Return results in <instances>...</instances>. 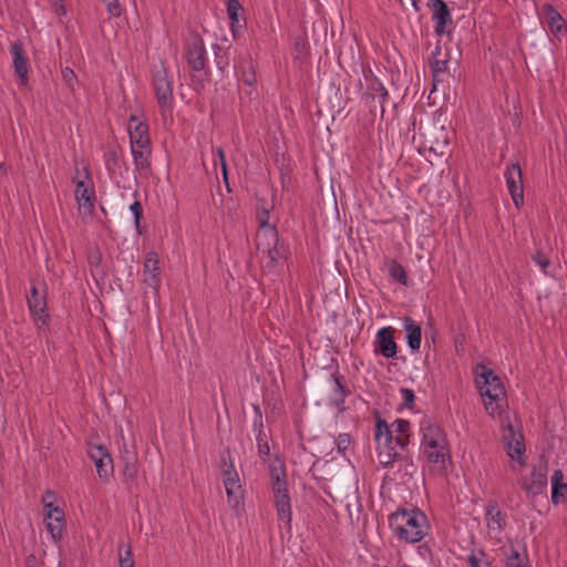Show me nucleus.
<instances>
[{
	"mask_svg": "<svg viewBox=\"0 0 567 567\" xmlns=\"http://www.w3.org/2000/svg\"><path fill=\"white\" fill-rule=\"evenodd\" d=\"M389 526L394 535L406 543H419L427 534L426 515L420 509L398 508L389 516Z\"/></svg>",
	"mask_w": 567,
	"mask_h": 567,
	"instance_id": "1",
	"label": "nucleus"
},
{
	"mask_svg": "<svg viewBox=\"0 0 567 567\" xmlns=\"http://www.w3.org/2000/svg\"><path fill=\"white\" fill-rule=\"evenodd\" d=\"M475 373L476 383L487 413L492 416L501 414L506 404V392L501 378L483 364L476 367Z\"/></svg>",
	"mask_w": 567,
	"mask_h": 567,
	"instance_id": "2",
	"label": "nucleus"
},
{
	"mask_svg": "<svg viewBox=\"0 0 567 567\" xmlns=\"http://www.w3.org/2000/svg\"><path fill=\"white\" fill-rule=\"evenodd\" d=\"M269 474L278 520L290 532L292 513L284 462L276 457L275 462L269 465Z\"/></svg>",
	"mask_w": 567,
	"mask_h": 567,
	"instance_id": "3",
	"label": "nucleus"
},
{
	"mask_svg": "<svg viewBox=\"0 0 567 567\" xmlns=\"http://www.w3.org/2000/svg\"><path fill=\"white\" fill-rule=\"evenodd\" d=\"M185 55L188 68L193 72L190 75L192 86L200 92L209 78V71L206 69V49L203 39L194 34L185 43Z\"/></svg>",
	"mask_w": 567,
	"mask_h": 567,
	"instance_id": "4",
	"label": "nucleus"
},
{
	"mask_svg": "<svg viewBox=\"0 0 567 567\" xmlns=\"http://www.w3.org/2000/svg\"><path fill=\"white\" fill-rule=\"evenodd\" d=\"M420 137L422 138L420 150L429 151L430 154L441 157L449 153L450 135L444 125L429 123L420 126Z\"/></svg>",
	"mask_w": 567,
	"mask_h": 567,
	"instance_id": "5",
	"label": "nucleus"
},
{
	"mask_svg": "<svg viewBox=\"0 0 567 567\" xmlns=\"http://www.w3.org/2000/svg\"><path fill=\"white\" fill-rule=\"evenodd\" d=\"M153 87L161 110H169L174 102L173 76L163 61L154 68Z\"/></svg>",
	"mask_w": 567,
	"mask_h": 567,
	"instance_id": "6",
	"label": "nucleus"
},
{
	"mask_svg": "<svg viewBox=\"0 0 567 567\" xmlns=\"http://www.w3.org/2000/svg\"><path fill=\"white\" fill-rule=\"evenodd\" d=\"M427 432L423 435V449L430 463L445 467L449 455L445 449V439L440 433V427H426Z\"/></svg>",
	"mask_w": 567,
	"mask_h": 567,
	"instance_id": "7",
	"label": "nucleus"
},
{
	"mask_svg": "<svg viewBox=\"0 0 567 567\" xmlns=\"http://www.w3.org/2000/svg\"><path fill=\"white\" fill-rule=\"evenodd\" d=\"M501 439L507 456L520 466H525L526 444L522 427H504Z\"/></svg>",
	"mask_w": 567,
	"mask_h": 567,
	"instance_id": "8",
	"label": "nucleus"
},
{
	"mask_svg": "<svg viewBox=\"0 0 567 567\" xmlns=\"http://www.w3.org/2000/svg\"><path fill=\"white\" fill-rule=\"evenodd\" d=\"M427 6L432 11L435 34H450L454 23L449 6L443 0H429Z\"/></svg>",
	"mask_w": 567,
	"mask_h": 567,
	"instance_id": "9",
	"label": "nucleus"
},
{
	"mask_svg": "<svg viewBox=\"0 0 567 567\" xmlns=\"http://www.w3.org/2000/svg\"><path fill=\"white\" fill-rule=\"evenodd\" d=\"M393 427H375L374 439L378 444V457L379 462L383 466H389L394 463V461L400 457V453L395 447H392V437L388 432Z\"/></svg>",
	"mask_w": 567,
	"mask_h": 567,
	"instance_id": "10",
	"label": "nucleus"
},
{
	"mask_svg": "<svg viewBox=\"0 0 567 567\" xmlns=\"http://www.w3.org/2000/svg\"><path fill=\"white\" fill-rule=\"evenodd\" d=\"M504 177L512 199L515 206L519 208L524 204L523 176L519 164L515 163L507 166Z\"/></svg>",
	"mask_w": 567,
	"mask_h": 567,
	"instance_id": "11",
	"label": "nucleus"
},
{
	"mask_svg": "<svg viewBox=\"0 0 567 567\" xmlns=\"http://www.w3.org/2000/svg\"><path fill=\"white\" fill-rule=\"evenodd\" d=\"M89 457L95 464L96 472L100 478L107 480L109 475L113 471V461L109 451L103 445H95L90 447Z\"/></svg>",
	"mask_w": 567,
	"mask_h": 567,
	"instance_id": "12",
	"label": "nucleus"
},
{
	"mask_svg": "<svg viewBox=\"0 0 567 567\" xmlns=\"http://www.w3.org/2000/svg\"><path fill=\"white\" fill-rule=\"evenodd\" d=\"M10 54L13 60L14 73L20 84L25 85L29 81V59L20 41H16L10 45Z\"/></svg>",
	"mask_w": 567,
	"mask_h": 567,
	"instance_id": "13",
	"label": "nucleus"
},
{
	"mask_svg": "<svg viewBox=\"0 0 567 567\" xmlns=\"http://www.w3.org/2000/svg\"><path fill=\"white\" fill-rule=\"evenodd\" d=\"M144 282L151 287L155 292L158 291L162 278L159 269L158 255L155 251H148L145 257L144 267Z\"/></svg>",
	"mask_w": 567,
	"mask_h": 567,
	"instance_id": "14",
	"label": "nucleus"
},
{
	"mask_svg": "<svg viewBox=\"0 0 567 567\" xmlns=\"http://www.w3.org/2000/svg\"><path fill=\"white\" fill-rule=\"evenodd\" d=\"M542 23L546 24L554 35L567 31V24L561 14L549 3L543 4L539 11Z\"/></svg>",
	"mask_w": 567,
	"mask_h": 567,
	"instance_id": "15",
	"label": "nucleus"
},
{
	"mask_svg": "<svg viewBox=\"0 0 567 567\" xmlns=\"http://www.w3.org/2000/svg\"><path fill=\"white\" fill-rule=\"evenodd\" d=\"M377 349L386 359L394 358L398 352V346L393 338V329L391 327L381 328L375 337Z\"/></svg>",
	"mask_w": 567,
	"mask_h": 567,
	"instance_id": "16",
	"label": "nucleus"
},
{
	"mask_svg": "<svg viewBox=\"0 0 567 567\" xmlns=\"http://www.w3.org/2000/svg\"><path fill=\"white\" fill-rule=\"evenodd\" d=\"M128 135L131 146L151 144L148 125L138 120L137 115L132 114L128 120Z\"/></svg>",
	"mask_w": 567,
	"mask_h": 567,
	"instance_id": "17",
	"label": "nucleus"
},
{
	"mask_svg": "<svg viewBox=\"0 0 567 567\" xmlns=\"http://www.w3.org/2000/svg\"><path fill=\"white\" fill-rule=\"evenodd\" d=\"M75 198L79 203L80 209L84 214H91L94 209L95 194L92 186L85 184L84 181H75Z\"/></svg>",
	"mask_w": 567,
	"mask_h": 567,
	"instance_id": "18",
	"label": "nucleus"
},
{
	"mask_svg": "<svg viewBox=\"0 0 567 567\" xmlns=\"http://www.w3.org/2000/svg\"><path fill=\"white\" fill-rule=\"evenodd\" d=\"M28 306L31 313L38 319L45 323L49 315L47 313L45 298L41 296L37 287L31 288V295L27 298Z\"/></svg>",
	"mask_w": 567,
	"mask_h": 567,
	"instance_id": "19",
	"label": "nucleus"
},
{
	"mask_svg": "<svg viewBox=\"0 0 567 567\" xmlns=\"http://www.w3.org/2000/svg\"><path fill=\"white\" fill-rule=\"evenodd\" d=\"M220 474L223 476L224 485L227 483H238L239 476L235 468L234 460L230 455L229 450H225L220 453Z\"/></svg>",
	"mask_w": 567,
	"mask_h": 567,
	"instance_id": "20",
	"label": "nucleus"
},
{
	"mask_svg": "<svg viewBox=\"0 0 567 567\" xmlns=\"http://www.w3.org/2000/svg\"><path fill=\"white\" fill-rule=\"evenodd\" d=\"M546 486L547 475L543 468H534L529 482L523 484V488L534 496L542 494Z\"/></svg>",
	"mask_w": 567,
	"mask_h": 567,
	"instance_id": "21",
	"label": "nucleus"
},
{
	"mask_svg": "<svg viewBox=\"0 0 567 567\" xmlns=\"http://www.w3.org/2000/svg\"><path fill=\"white\" fill-rule=\"evenodd\" d=\"M563 480V471L556 470L551 476V502L555 505L567 503V483Z\"/></svg>",
	"mask_w": 567,
	"mask_h": 567,
	"instance_id": "22",
	"label": "nucleus"
},
{
	"mask_svg": "<svg viewBox=\"0 0 567 567\" xmlns=\"http://www.w3.org/2000/svg\"><path fill=\"white\" fill-rule=\"evenodd\" d=\"M403 327L406 331V341L411 350H419L421 347L422 330L421 327L410 317L403 320Z\"/></svg>",
	"mask_w": 567,
	"mask_h": 567,
	"instance_id": "23",
	"label": "nucleus"
},
{
	"mask_svg": "<svg viewBox=\"0 0 567 567\" xmlns=\"http://www.w3.org/2000/svg\"><path fill=\"white\" fill-rule=\"evenodd\" d=\"M485 515L488 528L497 529L498 532L504 529L505 517L499 509L497 502L492 501L486 505Z\"/></svg>",
	"mask_w": 567,
	"mask_h": 567,
	"instance_id": "24",
	"label": "nucleus"
},
{
	"mask_svg": "<svg viewBox=\"0 0 567 567\" xmlns=\"http://www.w3.org/2000/svg\"><path fill=\"white\" fill-rule=\"evenodd\" d=\"M134 164L137 171H147L151 166V144L131 146Z\"/></svg>",
	"mask_w": 567,
	"mask_h": 567,
	"instance_id": "25",
	"label": "nucleus"
},
{
	"mask_svg": "<svg viewBox=\"0 0 567 567\" xmlns=\"http://www.w3.org/2000/svg\"><path fill=\"white\" fill-rule=\"evenodd\" d=\"M227 494V502L230 508L238 511L243 506L244 492L240 483H227L224 485Z\"/></svg>",
	"mask_w": 567,
	"mask_h": 567,
	"instance_id": "26",
	"label": "nucleus"
},
{
	"mask_svg": "<svg viewBox=\"0 0 567 567\" xmlns=\"http://www.w3.org/2000/svg\"><path fill=\"white\" fill-rule=\"evenodd\" d=\"M344 378L339 373L331 374L332 382V396L331 400L334 405L340 406L344 402V398L348 394V390L343 383Z\"/></svg>",
	"mask_w": 567,
	"mask_h": 567,
	"instance_id": "27",
	"label": "nucleus"
},
{
	"mask_svg": "<svg viewBox=\"0 0 567 567\" xmlns=\"http://www.w3.org/2000/svg\"><path fill=\"white\" fill-rule=\"evenodd\" d=\"M430 64L434 78L447 70L449 59L446 54L442 53L440 42H437L435 50L432 52Z\"/></svg>",
	"mask_w": 567,
	"mask_h": 567,
	"instance_id": "28",
	"label": "nucleus"
},
{
	"mask_svg": "<svg viewBox=\"0 0 567 567\" xmlns=\"http://www.w3.org/2000/svg\"><path fill=\"white\" fill-rule=\"evenodd\" d=\"M243 10V7L239 0H227V13L230 19V27L234 37H236L239 29L243 28L240 24L239 12Z\"/></svg>",
	"mask_w": 567,
	"mask_h": 567,
	"instance_id": "29",
	"label": "nucleus"
},
{
	"mask_svg": "<svg viewBox=\"0 0 567 567\" xmlns=\"http://www.w3.org/2000/svg\"><path fill=\"white\" fill-rule=\"evenodd\" d=\"M409 430L410 427H393L388 431L392 437V447H395L399 452L405 449L410 439Z\"/></svg>",
	"mask_w": 567,
	"mask_h": 567,
	"instance_id": "30",
	"label": "nucleus"
},
{
	"mask_svg": "<svg viewBox=\"0 0 567 567\" xmlns=\"http://www.w3.org/2000/svg\"><path fill=\"white\" fill-rule=\"evenodd\" d=\"M386 264H388L389 275L391 276V278L394 279L395 281L400 282L403 286H408L409 280H408V274H406L405 268L400 262H398L395 259H389Z\"/></svg>",
	"mask_w": 567,
	"mask_h": 567,
	"instance_id": "31",
	"label": "nucleus"
},
{
	"mask_svg": "<svg viewBox=\"0 0 567 567\" xmlns=\"http://www.w3.org/2000/svg\"><path fill=\"white\" fill-rule=\"evenodd\" d=\"M269 237L274 241V247L268 249L269 264L274 265L284 257V246H279L278 233L275 227L269 228Z\"/></svg>",
	"mask_w": 567,
	"mask_h": 567,
	"instance_id": "32",
	"label": "nucleus"
},
{
	"mask_svg": "<svg viewBox=\"0 0 567 567\" xmlns=\"http://www.w3.org/2000/svg\"><path fill=\"white\" fill-rule=\"evenodd\" d=\"M369 90L371 91L370 95H371L372 100H378V102L380 103L382 113H383L384 112L383 104L389 96L386 89L383 86V84L380 81H378L375 79L371 82Z\"/></svg>",
	"mask_w": 567,
	"mask_h": 567,
	"instance_id": "33",
	"label": "nucleus"
},
{
	"mask_svg": "<svg viewBox=\"0 0 567 567\" xmlns=\"http://www.w3.org/2000/svg\"><path fill=\"white\" fill-rule=\"evenodd\" d=\"M229 48L223 49L219 44L214 45L215 62L217 69L224 72L229 65Z\"/></svg>",
	"mask_w": 567,
	"mask_h": 567,
	"instance_id": "34",
	"label": "nucleus"
},
{
	"mask_svg": "<svg viewBox=\"0 0 567 567\" xmlns=\"http://www.w3.org/2000/svg\"><path fill=\"white\" fill-rule=\"evenodd\" d=\"M258 454L264 460L269 456L270 449L268 445V435L265 433L262 427H259L258 434L256 435Z\"/></svg>",
	"mask_w": 567,
	"mask_h": 567,
	"instance_id": "35",
	"label": "nucleus"
},
{
	"mask_svg": "<svg viewBox=\"0 0 567 567\" xmlns=\"http://www.w3.org/2000/svg\"><path fill=\"white\" fill-rule=\"evenodd\" d=\"M43 507L47 518L53 519L54 522H64L63 511L59 506L54 505V503H45Z\"/></svg>",
	"mask_w": 567,
	"mask_h": 567,
	"instance_id": "36",
	"label": "nucleus"
},
{
	"mask_svg": "<svg viewBox=\"0 0 567 567\" xmlns=\"http://www.w3.org/2000/svg\"><path fill=\"white\" fill-rule=\"evenodd\" d=\"M62 80L68 86V89H70L71 91L75 90V83L78 82V78L72 69L64 68L62 70Z\"/></svg>",
	"mask_w": 567,
	"mask_h": 567,
	"instance_id": "37",
	"label": "nucleus"
},
{
	"mask_svg": "<svg viewBox=\"0 0 567 567\" xmlns=\"http://www.w3.org/2000/svg\"><path fill=\"white\" fill-rule=\"evenodd\" d=\"M124 545L122 544L120 547V550H122V547ZM120 567H134V559L132 555V549L130 546L126 547L124 555L122 551H120V558H118Z\"/></svg>",
	"mask_w": 567,
	"mask_h": 567,
	"instance_id": "38",
	"label": "nucleus"
},
{
	"mask_svg": "<svg viewBox=\"0 0 567 567\" xmlns=\"http://www.w3.org/2000/svg\"><path fill=\"white\" fill-rule=\"evenodd\" d=\"M533 260L544 272H547V268L550 266V259L545 252L537 251L533 255Z\"/></svg>",
	"mask_w": 567,
	"mask_h": 567,
	"instance_id": "39",
	"label": "nucleus"
},
{
	"mask_svg": "<svg viewBox=\"0 0 567 567\" xmlns=\"http://www.w3.org/2000/svg\"><path fill=\"white\" fill-rule=\"evenodd\" d=\"M130 210L132 212V214L134 216V223H135L136 230L138 234H141L140 223H141L142 216H143V207H142L141 203L138 200H135L130 206Z\"/></svg>",
	"mask_w": 567,
	"mask_h": 567,
	"instance_id": "40",
	"label": "nucleus"
},
{
	"mask_svg": "<svg viewBox=\"0 0 567 567\" xmlns=\"http://www.w3.org/2000/svg\"><path fill=\"white\" fill-rule=\"evenodd\" d=\"M64 522L47 523V529L54 539L61 538L63 533Z\"/></svg>",
	"mask_w": 567,
	"mask_h": 567,
	"instance_id": "41",
	"label": "nucleus"
},
{
	"mask_svg": "<svg viewBox=\"0 0 567 567\" xmlns=\"http://www.w3.org/2000/svg\"><path fill=\"white\" fill-rule=\"evenodd\" d=\"M400 392L402 398V406L411 408L415 400L414 391L411 389L402 388Z\"/></svg>",
	"mask_w": 567,
	"mask_h": 567,
	"instance_id": "42",
	"label": "nucleus"
},
{
	"mask_svg": "<svg viewBox=\"0 0 567 567\" xmlns=\"http://www.w3.org/2000/svg\"><path fill=\"white\" fill-rule=\"evenodd\" d=\"M102 1H103V3L106 7L107 12L112 17H120L121 16L122 10H121L118 0H102Z\"/></svg>",
	"mask_w": 567,
	"mask_h": 567,
	"instance_id": "43",
	"label": "nucleus"
},
{
	"mask_svg": "<svg viewBox=\"0 0 567 567\" xmlns=\"http://www.w3.org/2000/svg\"><path fill=\"white\" fill-rule=\"evenodd\" d=\"M217 155H218V161H219V165L221 168L224 182H225L226 186H228V172H227V163H226L225 153L221 148H218ZM227 188L229 189V187H227Z\"/></svg>",
	"mask_w": 567,
	"mask_h": 567,
	"instance_id": "44",
	"label": "nucleus"
},
{
	"mask_svg": "<svg viewBox=\"0 0 567 567\" xmlns=\"http://www.w3.org/2000/svg\"><path fill=\"white\" fill-rule=\"evenodd\" d=\"M217 155H218V161H219V165L221 168L224 182H225L226 186H228V172H227V163H226L225 153L221 148H218ZM227 188L229 189V187H227Z\"/></svg>",
	"mask_w": 567,
	"mask_h": 567,
	"instance_id": "45",
	"label": "nucleus"
},
{
	"mask_svg": "<svg viewBox=\"0 0 567 567\" xmlns=\"http://www.w3.org/2000/svg\"><path fill=\"white\" fill-rule=\"evenodd\" d=\"M217 155H218V161H219V165L221 168L224 182H225L226 186H228V172H227V163H226L225 153L221 148H218ZM227 188L229 189V187H227Z\"/></svg>",
	"mask_w": 567,
	"mask_h": 567,
	"instance_id": "46",
	"label": "nucleus"
},
{
	"mask_svg": "<svg viewBox=\"0 0 567 567\" xmlns=\"http://www.w3.org/2000/svg\"><path fill=\"white\" fill-rule=\"evenodd\" d=\"M241 80L248 86L255 85L257 79H256V72L252 66H250L248 70L243 72Z\"/></svg>",
	"mask_w": 567,
	"mask_h": 567,
	"instance_id": "47",
	"label": "nucleus"
},
{
	"mask_svg": "<svg viewBox=\"0 0 567 567\" xmlns=\"http://www.w3.org/2000/svg\"><path fill=\"white\" fill-rule=\"evenodd\" d=\"M258 223L261 228H267V233L269 234V228L272 226L269 225V209L262 208L261 212L258 213Z\"/></svg>",
	"mask_w": 567,
	"mask_h": 567,
	"instance_id": "48",
	"label": "nucleus"
},
{
	"mask_svg": "<svg viewBox=\"0 0 567 567\" xmlns=\"http://www.w3.org/2000/svg\"><path fill=\"white\" fill-rule=\"evenodd\" d=\"M351 443V437L349 434H340L336 440V444L339 451H346Z\"/></svg>",
	"mask_w": 567,
	"mask_h": 567,
	"instance_id": "49",
	"label": "nucleus"
},
{
	"mask_svg": "<svg viewBox=\"0 0 567 567\" xmlns=\"http://www.w3.org/2000/svg\"><path fill=\"white\" fill-rule=\"evenodd\" d=\"M517 563H519V565H524L519 553L517 550H512V554L507 557V565L508 567H516Z\"/></svg>",
	"mask_w": 567,
	"mask_h": 567,
	"instance_id": "50",
	"label": "nucleus"
},
{
	"mask_svg": "<svg viewBox=\"0 0 567 567\" xmlns=\"http://www.w3.org/2000/svg\"><path fill=\"white\" fill-rule=\"evenodd\" d=\"M51 4L54 8L56 14L64 16L66 13L63 0H51Z\"/></svg>",
	"mask_w": 567,
	"mask_h": 567,
	"instance_id": "51",
	"label": "nucleus"
},
{
	"mask_svg": "<svg viewBox=\"0 0 567 567\" xmlns=\"http://www.w3.org/2000/svg\"><path fill=\"white\" fill-rule=\"evenodd\" d=\"M55 501V494L52 491H45L42 496V503L43 505L47 503H54Z\"/></svg>",
	"mask_w": 567,
	"mask_h": 567,
	"instance_id": "52",
	"label": "nucleus"
},
{
	"mask_svg": "<svg viewBox=\"0 0 567 567\" xmlns=\"http://www.w3.org/2000/svg\"><path fill=\"white\" fill-rule=\"evenodd\" d=\"M467 563L470 567H477L480 564H482L475 555H470L467 557Z\"/></svg>",
	"mask_w": 567,
	"mask_h": 567,
	"instance_id": "53",
	"label": "nucleus"
},
{
	"mask_svg": "<svg viewBox=\"0 0 567 567\" xmlns=\"http://www.w3.org/2000/svg\"><path fill=\"white\" fill-rule=\"evenodd\" d=\"M391 425H398V426H401V425H410L408 421L403 420V419H396Z\"/></svg>",
	"mask_w": 567,
	"mask_h": 567,
	"instance_id": "54",
	"label": "nucleus"
},
{
	"mask_svg": "<svg viewBox=\"0 0 567 567\" xmlns=\"http://www.w3.org/2000/svg\"><path fill=\"white\" fill-rule=\"evenodd\" d=\"M412 6H413V8L415 9L416 12H419L421 10L420 1L419 0H413L412 1Z\"/></svg>",
	"mask_w": 567,
	"mask_h": 567,
	"instance_id": "55",
	"label": "nucleus"
},
{
	"mask_svg": "<svg viewBox=\"0 0 567 567\" xmlns=\"http://www.w3.org/2000/svg\"><path fill=\"white\" fill-rule=\"evenodd\" d=\"M375 425L381 426V425H389V424L386 423L385 420L378 417Z\"/></svg>",
	"mask_w": 567,
	"mask_h": 567,
	"instance_id": "56",
	"label": "nucleus"
},
{
	"mask_svg": "<svg viewBox=\"0 0 567 567\" xmlns=\"http://www.w3.org/2000/svg\"><path fill=\"white\" fill-rule=\"evenodd\" d=\"M295 45H296V49L299 50V49H301V47H303V43L301 41L297 40Z\"/></svg>",
	"mask_w": 567,
	"mask_h": 567,
	"instance_id": "57",
	"label": "nucleus"
},
{
	"mask_svg": "<svg viewBox=\"0 0 567 567\" xmlns=\"http://www.w3.org/2000/svg\"><path fill=\"white\" fill-rule=\"evenodd\" d=\"M109 155H110V157H111L112 159H114V161H115V156H116V154H115V152H114V151L110 152V153H109Z\"/></svg>",
	"mask_w": 567,
	"mask_h": 567,
	"instance_id": "58",
	"label": "nucleus"
},
{
	"mask_svg": "<svg viewBox=\"0 0 567 567\" xmlns=\"http://www.w3.org/2000/svg\"><path fill=\"white\" fill-rule=\"evenodd\" d=\"M84 173H85V177L89 178V172L85 169Z\"/></svg>",
	"mask_w": 567,
	"mask_h": 567,
	"instance_id": "59",
	"label": "nucleus"
},
{
	"mask_svg": "<svg viewBox=\"0 0 567 567\" xmlns=\"http://www.w3.org/2000/svg\"><path fill=\"white\" fill-rule=\"evenodd\" d=\"M516 567H524V565H519V563H517Z\"/></svg>",
	"mask_w": 567,
	"mask_h": 567,
	"instance_id": "60",
	"label": "nucleus"
}]
</instances>
